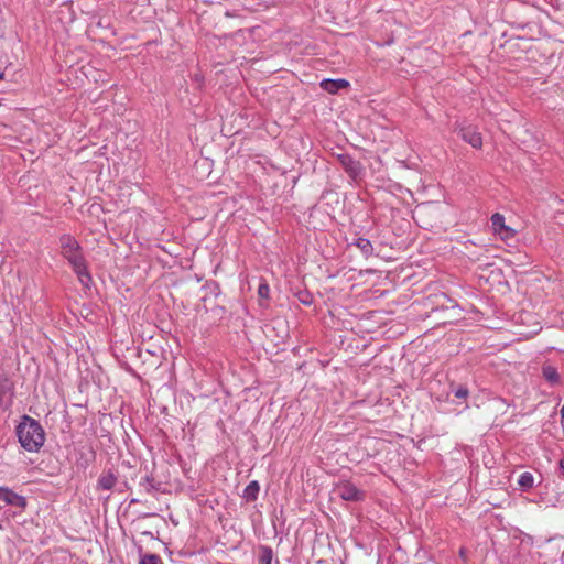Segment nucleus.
I'll list each match as a JSON object with an SVG mask.
<instances>
[{
  "instance_id": "nucleus-1",
  "label": "nucleus",
  "mask_w": 564,
  "mask_h": 564,
  "mask_svg": "<svg viewBox=\"0 0 564 564\" xmlns=\"http://www.w3.org/2000/svg\"><path fill=\"white\" fill-rule=\"evenodd\" d=\"M58 241L62 257L68 262L79 283L85 288H89L93 278L79 241L69 234H63Z\"/></svg>"
},
{
  "instance_id": "nucleus-2",
  "label": "nucleus",
  "mask_w": 564,
  "mask_h": 564,
  "mask_svg": "<svg viewBox=\"0 0 564 564\" xmlns=\"http://www.w3.org/2000/svg\"><path fill=\"white\" fill-rule=\"evenodd\" d=\"M18 441L25 451L37 453L45 442V432L39 421L23 415L15 427Z\"/></svg>"
},
{
  "instance_id": "nucleus-3",
  "label": "nucleus",
  "mask_w": 564,
  "mask_h": 564,
  "mask_svg": "<svg viewBox=\"0 0 564 564\" xmlns=\"http://www.w3.org/2000/svg\"><path fill=\"white\" fill-rule=\"evenodd\" d=\"M334 492L345 501L359 502L366 498V492L350 480H341L334 488Z\"/></svg>"
},
{
  "instance_id": "nucleus-4",
  "label": "nucleus",
  "mask_w": 564,
  "mask_h": 564,
  "mask_svg": "<svg viewBox=\"0 0 564 564\" xmlns=\"http://www.w3.org/2000/svg\"><path fill=\"white\" fill-rule=\"evenodd\" d=\"M337 160L345 170V172L352 178L358 180L364 174V167L361 163L355 160L350 154L340 153L337 154Z\"/></svg>"
},
{
  "instance_id": "nucleus-5",
  "label": "nucleus",
  "mask_w": 564,
  "mask_h": 564,
  "mask_svg": "<svg viewBox=\"0 0 564 564\" xmlns=\"http://www.w3.org/2000/svg\"><path fill=\"white\" fill-rule=\"evenodd\" d=\"M456 131L459 137L474 149H481L482 137L476 127L462 124L456 128Z\"/></svg>"
},
{
  "instance_id": "nucleus-6",
  "label": "nucleus",
  "mask_w": 564,
  "mask_h": 564,
  "mask_svg": "<svg viewBox=\"0 0 564 564\" xmlns=\"http://www.w3.org/2000/svg\"><path fill=\"white\" fill-rule=\"evenodd\" d=\"M0 500L4 501L8 506H13L21 510H24L26 507V498L14 492L9 487H0Z\"/></svg>"
},
{
  "instance_id": "nucleus-7",
  "label": "nucleus",
  "mask_w": 564,
  "mask_h": 564,
  "mask_svg": "<svg viewBox=\"0 0 564 564\" xmlns=\"http://www.w3.org/2000/svg\"><path fill=\"white\" fill-rule=\"evenodd\" d=\"M118 482V474L113 469L104 470L98 477L96 490H111Z\"/></svg>"
},
{
  "instance_id": "nucleus-8",
  "label": "nucleus",
  "mask_w": 564,
  "mask_h": 564,
  "mask_svg": "<svg viewBox=\"0 0 564 564\" xmlns=\"http://www.w3.org/2000/svg\"><path fill=\"white\" fill-rule=\"evenodd\" d=\"M321 87L329 94H337L339 90L348 88L350 83L344 78H325L321 82Z\"/></svg>"
},
{
  "instance_id": "nucleus-9",
  "label": "nucleus",
  "mask_w": 564,
  "mask_h": 564,
  "mask_svg": "<svg viewBox=\"0 0 564 564\" xmlns=\"http://www.w3.org/2000/svg\"><path fill=\"white\" fill-rule=\"evenodd\" d=\"M491 224L496 231H498L500 235H503V238H509L514 235L513 229L505 225V217L499 213H495L491 216Z\"/></svg>"
},
{
  "instance_id": "nucleus-10",
  "label": "nucleus",
  "mask_w": 564,
  "mask_h": 564,
  "mask_svg": "<svg viewBox=\"0 0 564 564\" xmlns=\"http://www.w3.org/2000/svg\"><path fill=\"white\" fill-rule=\"evenodd\" d=\"M139 486L149 495L161 491L162 484L154 480L153 476L145 475L140 479Z\"/></svg>"
},
{
  "instance_id": "nucleus-11",
  "label": "nucleus",
  "mask_w": 564,
  "mask_h": 564,
  "mask_svg": "<svg viewBox=\"0 0 564 564\" xmlns=\"http://www.w3.org/2000/svg\"><path fill=\"white\" fill-rule=\"evenodd\" d=\"M542 376L551 386H556L561 381L557 369L551 365L542 367Z\"/></svg>"
},
{
  "instance_id": "nucleus-12",
  "label": "nucleus",
  "mask_w": 564,
  "mask_h": 564,
  "mask_svg": "<svg viewBox=\"0 0 564 564\" xmlns=\"http://www.w3.org/2000/svg\"><path fill=\"white\" fill-rule=\"evenodd\" d=\"M259 491H260L259 482L257 480H252L243 489L242 497L247 501H254L258 498Z\"/></svg>"
},
{
  "instance_id": "nucleus-13",
  "label": "nucleus",
  "mask_w": 564,
  "mask_h": 564,
  "mask_svg": "<svg viewBox=\"0 0 564 564\" xmlns=\"http://www.w3.org/2000/svg\"><path fill=\"white\" fill-rule=\"evenodd\" d=\"M360 251L364 256L366 257H369L372 254L373 252V247H372V243L370 242L369 239L367 238H358L355 243H354Z\"/></svg>"
},
{
  "instance_id": "nucleus-14",
  "label": "nucleus",
  "mask_w": 564,
  "mask_h": 564,
  "mask_svg": "<svg viewBox=\"0 0 564 564\" xmlns=\"http://www.w3.org/2000/svg\"><path fill=\"white\" fill-rule=\"evenodd\" d=\"M518 485L522 490H529L534 486V477L531 473L524 471L518 478Z\"/></svg>"
},
{
  "instance_id": "nucleus-15",
  "label": "nucleus",
  "mask_w": 564,
  "mask_h": 564,
  "mask_svg": "<svg viewBox=\"0 0 564 564\" xmlns=\"http://www.w3.org/2000/svg\"><path fill=\"white\" fill-rule=\"evenodd\" d=\"M273 558V552L269 546H262L259 556L260 564H271Z\"/></svg>"
},
{
  "instance_id": "nucleus-16",
  "label": "nucleus",
  "mask_w": 564,
  "mask_h": 564,
  "mask_svg": "<svg viewBox=\"0 0 564 564\" xmlns=\"http://www.w3.org/2000/svg\"><path fill=\"white\" fill-rule=\"evenodd\" d=\"M455 398L466 400L469 395V390L465 386H458L452 389Z\"/></svg>"
},
{
  "instance_id": "nucleus-17",
  "label": "nucleus",
  "mask_w": 564,
  "mask_h": 564,
  "mask_svg": "<svg viewBox=\"0 0 564 564\" xmlns=\"http://www.w3.org/2000/svg\"><path fill=\"white\" fill-rule=\"evenodd\" d=\"M161 557L156 554H145L141 556L140 564H160Z\"/></svg>"
},
{
  "instance_id": "nucleus-18",
  "label": "nucleus",
  "mask_w": 564,
  "mask_h": 564,
  "mask_svg": "<svg viewBox=\"0 0 564 564\" xmlns=\"http://www.w3.org/2000/svg\"><path fill=\"white\" fill-rule=\"evenodd\" d=\"M297 299L302 304L306 306H310L313 303V295L307 291L299 292Z\"/></svg>"
},
{
  "instance_id": "nucleus-19",
  "label": "nucleus",
  "mask_w": 564,
  "mask_h": 564,
  "mask_svg": "<svg viewBox=\"0 0 564 564\" xmlns=\"http://www.w3.org/2000/svg\"><path fill=\"white\" fill-rule=\"evenodd\" d=\"M258 295L261 299H269L270 296V286L267 283H261L258 288Z\"/></svg>"
},
{
  "instance_id": "nucleus-20",
  "label": "nucleus",
  "mask_w": 564,
  "mask_h": 564,
  "mask_svg": "<svg viewBox=\"0 0 564 564\" xmlns=\"http://www.w3.org/2000/svg\"><path fill=\"white\" fill-rule=\"evenodd\" d=\"M560 477L564 479V458L558 462Z\"/></svg>"
},
{
  "instance_id": "nucleus-21",
  "label": "nucleus",
  "mask_w": 564,
  "mask_h": 564,
  "mask_svg": "<svg viewBox=\"0 0 564 564\" xmlns=\"http://www.w3.org/2000/svg\"><path fill=\"white\" fill-rule=\"evenodd\" d=\"M561 417H564V403H563V406L561 409Z\"/></svg>"
},
{
  "instance_id": "nucleus-22",
  "label": "nucleus",
  "mask_w": 564,
  "mask_h": 564,
  "mask_svg": "<svg viewBox=\"0 0 564 564\" xmlns=\"http://www.w3.org/2000/svg\"><path fill=\"white\" fill-rule=\"evenodd\" d=\"M3 75H4V74L0 70V79H2V78H3Z\"/></svg>"
},
{
  "instance_id": "nucleus-23",
  "label": "nucleus",
  "mask_w": 564,
  "mask_h": 564,
  "mask_svg": "<svg viewBox=\"0 0 564 564\" xmlns=\"http://www.w3.org/2000/svg\"><path fill=\"white\" fill-rule=\"evenodd\" d=\"M137 501V499H131V503H135Z\"/></svg>"
}]
</instances>
